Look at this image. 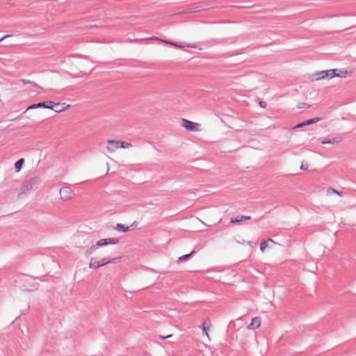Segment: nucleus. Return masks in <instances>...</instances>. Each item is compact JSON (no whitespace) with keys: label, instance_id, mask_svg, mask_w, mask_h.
<instances>
[{"label":"nucleus","instance_id":"11","mask_svg":"<svg viewBox=\"0 0 356 356\" xmlns=\"http://www.w3.org/2000/svg\"><path fill=\"white\" fill-rule=\"evenodd\" d=\"M211 325L210 321L209 318H207L204 321L202 325L200 326V327L202 329L203 333L207 335V337H209V334L207 331V326H209Z\"/></svg>","mask_w":356,"mask_h":356},{"label":"nucleus","instance_id":"22","mask_svg":"<svg viewBox=\"0 0 356 356\" xmlns=\"http://www.w3.org/2000/svg\"><path fill=\"white\" fill-rule=\"evenodd\" d=\"M309 107H310V105H309L305 102L299 103V104L298 105V108H308Z\"/></svg>","mask_w":356,"mask_h":356},{"label":"nucleus","instance_id":"14","mask_svg":"<svg viewBox=\"0 0 356 356\" xmlns=\"http://www.w3.org/2000/svg\"><path fill=\"white\" fill-rule=\"evenodd\" d=\"M115 229L118 230V232H127L129 230V227L125 226L124 225L122 224H117V225L114 227Z\"/></svg>","mask_w":356,"mask_h":356},{"label":"nucleus","instance_id":"6","mask_svg":"<svg viewBox=\"0 0 356 356\" xmlns=\"http://www.w3.org/2000/svg\"><path fill=\"white\" fill-rule=\"evenodd\" d=\"M108 145H107V150L110 153L114 152L117 149L120 148V140H108L107 141Z\"/></svg>","mask_w":356,"mask_h":356},{"label":"nucleus","instance_id":"4","mask_svg":"<svg viewBox=\"0 0 356 356\" xmlns=\"http://www.w3.org/2000/svg\"><path fill=\"white\" fill-rule=\"evenodd\" d=\"M119 243L118 239L115 238H102L99 240L97 243L96 246L97 248L103 247L109 244H117Z\"/></svg>","mask_w":356,"mask_h":356},{"label":"nucleus","instance_id":"32","mask_svg":"<svg viewBox=\"0 0 356 356\" xmlns=\"http://www.w3.org/2000/svg\"><path fill=\"white\" fill-rule=\"evenodd\" d=\"M99 261H100V263H105V265L108 264V260H106V259H102Z\"/></svg>","mask_w":356,"mask_h":356},{"label":"nucleus","instance_id":"27","mask_svg":"<svg viewBox=\"0 0 356 356\" xmlns=\"http://www.w3.org/2000/svg\"><path fill=\"white\" fill-rule=\"evenodd\" d=\"M307 125L306 124V121L305 122H301L300 124H298L297 125H296L293 129H297V128H299V127H302L303 126H305Z\"/></svg>","mask_w":356,"mask_h":356},{"label":"nucleus","instance_id":"7","mask_svg":"<svg viewBox=\"0 0 356 356\" xmlns=\"http://www.w3.org/2000/svg\"><path fill=\"white\" fill-rule=\"evenodd\" d=\"M261 325V318L259 316L254 317L252 319V322L248 325V329L254 330Z\"/></svg>","mask_w":356,"mask_h":356},{"label":"nucleus","instance_id":"3","mask_svg":"<svg viewBox=\"0 0 356 356\" xmlns=\"http://www.w3.org/2000/svg\"><path fill=\"white\" fill-rule=\"evenodd\" d=\"M54 104V102L47 101V102H40V103L31 104L26 109V111L23 113V114L31 109H35V108H44L49 109L50 104Z\"/></svg>","mask_w":356,"mask_h":356},{"label":"nucleus","instance_id":"5","mask_svg":"<svg viewBox=\"0 0 356 356\" xmlns=\"http://www.w3.org/2000/svg\"><path fill=\"white\" fill-rule=\"evenodd\" d=\"M70 106L67 105L65 106V103H54L52 104H50L49 109L54 111L56 113H60L62 111H65L67 108H69Z\"/></svg>","mask_w":356,"mask_h":356},{"label":"nucleus","instance_id":"13","mask_svg":"<svg viewBox=\"0 0 356 356\" xmlns=\"http://www.w3.org/2000/svg\"><path fill=\"white\" fill-rule=\"evenodd\" d=\"M270 242L273 243H275L273 240L271 238H268V240L263 241L260 244V250L261 252H264L266 248L268 247V243Z\"/></svg>","mask_w":356,"mask_h":356},{"label":"nucleus","instance_id":"15","mask_svg":"<svg viewBox=\"0 0 356 356\" xmlns=\"http://www.w3.org/2000/svg\"><path fill=\"white\" fill-rule=\"evenodd\" d=\"M24 163V159H20L17 161L15 162V168L16 172H19L20 171V170L22 169V165H23Z\"/></svg>","mask_w":356,"mask_h":356},{"label":"nucleus","instance_id":"8","mask_svg":"<svg viewBox=\"0 0 356 356\" xmlns=\"http://www.w3.org/2000/svg\"><path fill=\"white\" fill-rule=\"evenodd\" d=\"M341 138L339 137H334L332 138H326L321 141L323 145L325 144H338L341 142Z\"/></svg>","mask_w":356,"mask_h":356},{"label":"nucleus","instance_id":"34","mask_svg":"<svg viewBox=\"0 0 356 356\" xmlns=\"http://www.w3.org/2000/svg\"><path fill=\"white\" fill-rule=\"evenodd\" d=\"M171 44H173L174 46H176L177 44H173V43H170Z\"/></svg>","mask_w":356,"mask_h":356},{"label":"nucleus","instance_id":"23","mask_svg":"<svg viewBox=\"0 0 356 356\" xmlns=\"http://www.w3.org/2000/svg\"><path fill=\"white\" fill-rule=\"evenodd\" d=\"M120 259V257H116V258L112 259L111 260H108V264H115L118 261H119Z\"/></svg>","mask_w":356,"mask_h":356},{"label":"nucleus","instance_id":"18","mask_svg":"<svg viewBox=\"0 0 356 356\" xmlns=\"http://www.w3.org/2000/svg\"><path fill=\"white\" fill-rule=\"evenodd\" d=\"M195 252V251L193 250L189 254H186L182 255L181 257H180L179 258V260L181 261H185V260L188 259V258H190Z\"/></svg>","mask_w":356,"mask_h":356},{"label":"nucleus","instance_id":"33","mask_svg":"<svg viewBox=\"0 0 356 356\" xmlns=\"http://www.w3.org/2000/svg\"><path fill=\"white\" fill-rule=\"evenodd\" d=\"M96 247L95 246H92L91 247V250L93 251V250H96Z\"/></svg>","mask_w":356,"mask_h":356},{"label":"nucleus","instance_id":"16","mask_svg":"<svg viewBox=\"0 0 356 356\" xmlns=\"http://www.w3.org/2000/svg\"><path fill=\"white\" fill-rule=\"evenodd\" d=\"M348 74V72L347 70H337L336 77H346Z\"/></svg>","mask_w":356,"mask_h":356},{"label":"nucleus","instance_id":"31","mask_svg":"<svg viewBox=\"0 0 356 356\" xmlns=\"http://www.w3.org/2000/svg\"><path fill=\"white\" fill-rule=\"evenodd\" d=\"M11 35H4L3 37H2L1 38H0V42H1L2 40H3L4 39L7 38H9L10 37Z\"/></svg>","mask_w":356,"mask_h":356},{"label":"nucleus","instance_id":"30","mask_svg":"<svg viewBox=\"0 0 356 356\" xmlns=\"http://www.w3.org/2000/svg\"><path fill=\"white\" fill-rule=\"evenodd\" d=\"M172 337V334H169V335L165 336V337H164V336H160V338H161L162 339H165L170 338V337Z\"/></svg>","mask_w":356,"mask_h":356},{"label":"nucleus","instance_id":"29","mask_svg":"<svg viewBox=\"0 0 356 356\" xmlns=\"http://www.w3.org/2000/svg\"><path fill=\"white\" fill-rule=\"evenodd\" d=\"M308 168L307 164H304L303 163L301 164L300 169L301 170H307Z\"/></svg>","mask_w":356,"mask_h":356},{"label":"nucleus","instance_id":"1","mask_svg":"<svg viewBox=\"0 0 356 356\" xmlns=\"http://www.w3.org/2000/svg\"><path fill=\"white\" fill-rule=\"evenodd\" d=\"M60 195L62 200L67 201L73 198L74 193L73 191L67 186L62 187L60 189Z\"/></svg>","mask_w":356,"mask_h":356},{"label":"nucleus","instance_id":"19","mask_svg":"<svg viewBox=\"0 0 356 356\" xmlns=\"http://www.w3.org/2000/svg\"><path fill=\"white\" fill-rule=\"evenodd\" d=\"M120 148H129L131 147L132 145L131 143H127V142H124V141H120Z\"/></svg>","mask_w":356,"mask_h":356},{"label":"nucleus","instance_id":"28","mask_svg":"<svg viewBox=\"0 0 356 356\" xmlns=\"http://www.w3.org/2000/svg\"><path fill=\"white\" fill-rule=\"evenodd\" d=\"M259 106L261 107V108H266V105L267 104L265 102H263V101H261L259 102Z\"/></svg>","mask_w":356,"mask_h":356},{"label":"nucleus","instance_id":"20","mask_svg":"<svg viewBox=\"0 0 356 356\" xmlns=\"http://www.w3.org/2000/svg\"><path fill=\"white\" fill-rule=\"evenodd\" d=\"M327 193H336V194H337L339 196L342 195V192H339V191L335 190L333 188H328L327 190Z\"/></svg>","mask_w":356,"mask_h":356},{"label":"nucleus","instance_id":"12","mask_svg":"<svg viewBox=\"0 0 356 356\" xmlns=\"http://www.w3.org/2000/svg\"><path fill=\"white\" fill-rule=\"evenodd\" d=\"M337 72V69L325 70V76H327V79H330L334 77H336Z\"/></svg>","mask_w":356,"mask_h":356},{"label":"nucleus","instance_id":"17","mask_svg":"<svg viewBox=\"0 0 356 356\" xmlns=\"http://www.w3.org/2000/svg\"><path fill=\"white\" fill-rule=\"evenodd\" d=\"M315 76H316V80L327 79V76H325V70L324 71H321V72L316 73L315 74Z\"/></svg>","mask_w":356,"mask_h":356},{"label":"nucleus","instance_id":"9","mask_svg":"<svg viewBox=\"0 0 356 356\" xmlns=\"http://www.w3.org/2000/svg\"><path fill=\"white\" fill-rule=\"evenodd\" d=\"M103 266H105V263H100V261H96L93 258L91 259L90 262L89 264V268L94 269L98 268Z\"/></svg>","mask_w":356,"mask_h":356},{"label":"nucleus","instance_id":"25","mask_svg":"<svg viewBox=\"0 0 356 356\" xmlns=\"http://www.w3.org/2000/svg\"><path fill=\"white\" fill-rule=\"evenodd\" d=\"M307 125L306 124V121L305 122H301L300 124H298L297 125H296L293 129H297V128H299V127H302L303 126H305Z\"/></svg>","mask_w":356,"mask_h":356},{"label":"nucleus","instance_id":"21","mask_svg":"<svg viewBox=\"0 0 356 356\" xmlns=\"http://www.w3.org/2000/svg\"><path fill=\"white\" fill-rule=\"evenodd\" d=\"M318 121H319V118H312V119H309V120H307L306 124H307V125H310V124L316 123Z\"/></svg>","mask_w":356,"mask_h":356},{"label":"nucleus","instance_id":"26","mask_svg":"<svg viewBox=\"0 0 356 356\" xmlns=\"http://www.w3.org/2000/svg\"><path fill=\"white\" fill-rule=\"evenodd\" d=\"M307 125L306 124V121L305 122H301L300 124H298L297 125H296L293 129H297V128H299V127H302L303 126H305Z\"/></svg>","mask_w":356,"mask_h":356},{"label":"nucleus","instance_id":"24","mask_svg":"<svg viewBox=\"0 0 356 356\" xmlns=\"http://www.w3.org/2000/svg\"><path fill=\"white\" fill-rule=\"evenodd\" d=\"M22 81L23 82L24 84H32L33 86H36L35 83H33V82H32L31 81H29V80L22 79Z\"/></svg>","mask_w":356,"mask_h":356},{"label":"nucleus","instance_id":"10","mask_svg":"<svg viewBox=\"0 0 356 356\" xmlns=\"http://www.w3.org/2000/svg\"><path fill=\"white\" fill-rule=\"evenodd\" d=\"M250 218H251V216H236L234 218H231L230 222L232 223L241 222L243 220H250Z\"/></svg>","mask_w":356,"mask_h":356},{"label":"nucleus","instance_id":"2","mask_svg":"<svg viewBox=\"0 0 356 356\" xmlns=\"http://www.w3.org/2000/svg\"><path fill=\"white\" fill-rule=\"evenodd\" d=\"M181 125L186 129L191 131H197L199 130L200 124L196 122H193L186 119H182Z\"/></svg>","mask_w":356,"mask_h":356}]
</instances>
